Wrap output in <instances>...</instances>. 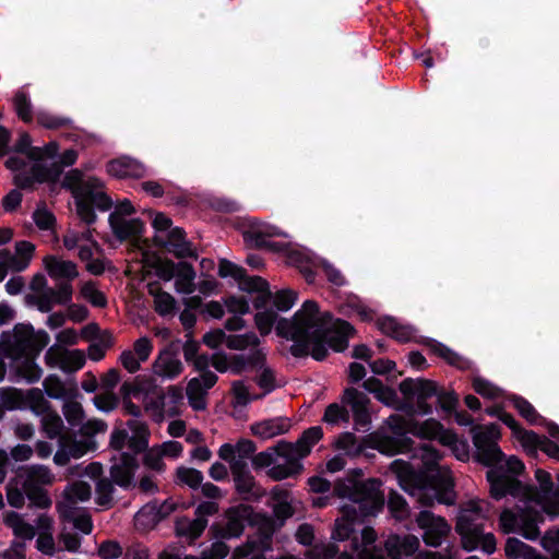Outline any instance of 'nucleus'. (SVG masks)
Masks as SVG:
<instances>
[{
  "instance_id": "69168bd1",
  "label": "nucleus",
  "mask_w": 559,
  "mask_h": 559,
  "mask_svg": "<svg viewBox=\"0 0 559 559\" xmlns=\"http://www.w3.org/2000/svg\"><path fill=\"white\" fill-rule=\"evenodd\" d=\"M91 498V487L85 481L74 483L70 492L66 493V500L70 504H75L78 501H87Z\"/></svg>"
},
{
  "instance_id": "b1692460",
  "label": "nucleus",
  "mask_w": 559,
  "mask_h": 559,
  "mask_svg": "<svg viewBox=\"0 0 559 559\" xmlns=\"http://www.w3.org/2000/svg\"><path fill=\"white\" fill-rule=\"evenodd\" d=\"M44 263L48 275L53 280H63L62 282L71 283L79 276L76 264L72 261L47 255Z\"/></svg>"
},
{
  "instance_id": "5701e85b",
  "label": "nucleus",
  "mask_w": 559,
  "mask_h": 559,
  "mask_svg": "<svg viewBox=\"0 0 559 559\" xmlns=\"http://www.w3.org/2000/svg\"><path fill=\"white\" fill-rule=\"evenodd\" d=\"M107 173L115 178H141L145 174L144 166L138 160L122 156L109 160L106 164Z\"/></svg>"
},
{
  "instance_id": "6e6552de",
  "label": "nucleus",
  "mask_w": 559,
  "mask_h": 559,
  "mask_svg": "<svg viewBox=\"0 0 559 559\" xmlns=\"http://www.w3.org/2000/svg\"><path fill=\"white\" fill-rule=\"evenodd\" d=\"M254 512L250 504L231 506L224 511L225 522L213 523L210 532L215 538H238L243 534L246 526H250Z\"/></svg>"
},
{
  "instance_id": "7c9ffc66",
  "label": "nucleus",
  "mask_w": 559,
  "mask_h": 559,
  "mask_svg": "<svg viewBox=\"0 0 559 559\" xmlns=\"http://www.w3.org/2000/svg\"><path fill=\"white\" fill-rule=\"evenodd\" d=\"M266 357L261 349H254L250 355L236 354L229 357V370L240 376L247 367L262 369L265 366Z\"/></svg>"
},
{
  "instance_id": "1a4fd4ad",
  "label": "nucleus",
  "mask_w": 559,
  "mask_h": 559,
  "mask_svg": "<svg viewBox=\"0 0 559 559\" xmlns=\"http://www.w3.org/2000/svg\"><path fill=\"white\" fill-rule=\"evenodd\" d=\"M455 532L461 536L462 547L473 551L479 546L483 551L491 555L496 551V537L492 533H484V524L474 522L468 514L456 518Z\"/></svg>"
},
{
  "instance_id": "39448f33",
  "label": "nucleus",
  "mask_w": 559,
  "mask_h": 559,
  "mask_svg": "<svg viewBox=\"0 0 559 559\" xmlns=\"http://www.w3.org/2000/svg\"><path fill=\"white\" fill-rule=\"evenodd\" d=\"M79 157V153L74 148L66 150L59 157L58 162L49 165L46 163H35L29 167V173H21L14 175L13 183L21 190L33 191L36 185L58 183L64 167L73 166Z\"/></svg>"
},
{
  "instance_id": "864d4df0",
  "label": "nucleus",
  "mask_w": 559,
  "mask_h": 559,
  "mask_svg": "<svg viewBox=\"0 0 559 559\" xmlns=\"http://www.w3.org/2000/svg\"><path fill=\"white\" fill-rule=\"evenodd\" d=\"M63 427V421L56 412L47 413L41 418V429L48 439L57 438Z\"/></svg>"
},
{
  "instance_id": "f8f14e48",
  "label": "nucleus",
  "mask_w": 559,
  "mask_h": 559,
  "mask_svg": "<svg viewBox=\"0 0 559 559\" xmlns=\"http://www.w3.org/2000/svg\"><path fill=\"white\" fill-rule=\"evenodd\" d=\"M73 286L69 282H59L56 288L47 289V295L44 296H24V304L27 307L36 308L43 313H48L53 309V306H69L72 302Z\"/></svg>"
},
{
  "instance_id": "5fc2aeb1",
  "label": "nucleus",
  "mask_w": 559,
  "mask_h": 559,
  "mask_svg": "<svg viewBox=\"0 0 559 559\" xmlns=\"http://www.w3.org/2000/svg\"><path fill=\"white\" fill-rule=\"evenodd\" d=\"M157 500H153L141 508L135 515V521L144 526L154 527L160 522L157 521Z\"/></svg>"
},
{
  "instance_id": "72a5a7b5",
  "label": "nucleus",
  "mask_w": 559,
  "mask_h": 559,
  "mask_svg": "<svg viewBox=\"0 0 559 559\" xmlns=\"http://www.w3.org/2000/svg\"><path fill=\"white\" fill-rule=\"evenodd\" d=\"M504 554L508 559H544L535 548L516 537H508Z\"/></svg>"
},
{
  "instance_id": "603ef678",
  "label": "nucleus",
  "mask_w": 559,
  "mask_h": 559,
  "mask_svg": "<svg viewBox=\"0 0 559 559\" xmlns=\"http://www.w3.org/2000/svg\"><path fill=\"white\" fill-rule=\"evenodd\" d=\"M86 358L83 352L74 349L66 352L60 361V368L67 373L75 372L84 367Z\"/></svg>"
},
{
  "instance_id": "8fccbe9b",
  "label": "nucleus",
  "mask_w": 559,
  "mask_h": 559,
  "mask_svg": "<svg viewBox=\"0 0 559 559\" xmlns=\"http://www.w3.org/2000/svg\"><path fill=\"white\" fill-rule=\"evenodd\" d=\"M26 404V396L21 390L10 388L4 390L0 396V405L4 409L21 408Z\"/></svg>"
},
{
  "instance_id": "052dcab7",
  "label": "nucleus",
  "mask_w": 559,
  "mask_h": 559,
  "mask_svg": "<svg viewBox=\"0 0 559 559\" xmlns=\"http://www.w3.org/2000/svg\"><path fill=\"white\" fill-rule=\"evenodd\" d=\"M277 320V313L273 309L258 311L254 316L255 325L262 336L271 333L274 323Z\"/></svg>"
},
{
  "instance_id": "c756f323",
  "label": "nucleus",
  "mask_w": 559,
  "mask_h": 559,
  "mask_svg": "<svg viewBox=\"0 0 559 559\" xmlns=\"http://www.w3.org/2000/svg\"><path fill=\"white\" fill-rule=\"evenodd\" d=\"M377 325L383 334L401 343L409 342L415 332L411 325L402 324L393 317L378 319Z\"/></svg>"
},
{
  "instance_id": "dca6fc26",
  "label": "nucleus",
  "mask_w": 559,
  "mask_h": 559,
  "mask_svg": "<svg viewBox=\"0 0 559 559\" xmlns=\"http://www.w3.org/2000/svg\"><path fill=\"white\" fill-rule=\"evenodd\" d=\"M108 223L114 237L119 242H138L145 231V224L141 218L117 219L116 214H109Z\"/></svg>"
},
{
  "instance_id": "58836bf2",
  "label": "nucleus",
  "mask_w": 559,
  "mask_h": 559,
  "mask_svg": "<svg viewBox=\"0 0 559 559\" xmlns=\"http://www.w3.org/2000/svg\"><path fill=\"white\" fill-rule=\"evenodd\" d=\"M153 371L157 376L166 377L168 379L177 378L183 371V365L176 358H157L153 365Z\"/></svg>"
},
{
  "instance_id": "a18cd8bd",
  "label": "nucleus",
  "mask_w": 559,
  "mask_h": 559,
  "mask_svg": "<svg viewBox=\"0 0 559 559\" xmlns=\"http://www.w3.org/2000/svg\"><path fill=\"white\" fill-rule=\"evenodd\" d=\"M388 508L393 518L405 520L409 516V507L405 498L395 490H391L388 496Z\"/></svg>"
},
{
  "instance_id": "e433bc0d",
  "label": "nucleus",
  "mask_w": 559,
  "mask_h": 559,
  "mask_svg": "<svg viewBox=\"0 0 559 559\" xmlns=\"http://www.w3.org/2000/svg\"><path fill=\"white\" fill-rule=\"evenodd\" d=\"M304 471L301 462H289L284 464H276L269 468L267 476L274 481H281L289 477H297Z\"/></svg>"
},
{
  "instance_id": "e2e57ef3",
  "label": "nucleus",
  "mask_w": 559,
  "mask_h": 559,
  "mask_svg": "<svg viewBox=\"0 0 559 559\" xmlns=\"http://www.w3.org/2000/svg\"><path fill=\"white\" fill-rule=\"evenodd\" d=\"M239 289L249 294L259 293L263 288H266L269 282L261 276L253 275L250 276L247 274V270L245 269V275L238 281Z\"/></svg>"
},
{
  "instance_id": "a878e982",
  "label": "nucleus",
  "mask_w": 559,
  "mask_h": 559,
  "mask_svg": "<svg viewBox=\"0 0 559 559\" xmlns=\"http://www.w3.org/2000/svg\"><path fill=\"white\" fill-rule=\"evenodd\" d=\"M35 246L27 240H21L15 243V255H12L8 250H0V255L9 261V266L15 272H22L31 263Z\"/></svg>"
},
{
  "instance_id": "9b49d317",
  "label": "nucleus",
  "mask_w": 559,
  "mask_h": 559,
  "mask_svg": "<svg viewBox=\"0 0 559 559\" xmlns=\"http://www.w3.org/2000/svg\"><path fill=\"white\" fill-rule=\"evenodd\" d=\"M239 230L249 249L261 250L266 243L265 238L280 236L276 226L267 224L257 217H246L239 223Z\"/></svg>"
},
{
  "instance_id": "49530a36",
  "label": "nucleus",
  "mask_w": 559,
  "mask_h": 559,
  "mask_svg": "<svg viewBox=\"0 0 559 559\" xmlns=\"http://www.w3.org/2000/svg\"><path fill=\"white\" fill-rule=\"evenodd\" d=\"M176 477L178 483L187 485L193 490L200 488L204 478L201 471L186 466H179L176 469Z\"/></svg>"
},
{
  "instance_id": "412c9836",
  "label": "nucleus",
  "mask_w": 559,
  "mask_h": 559,
  "mask_svg": "<svg viewBox=\"0 0 559 559\" xmlns=\"http://www.w3.org/2000/svg\"><path fill=\"white\" fill-rule=\"evenodd\" d=\"M421 344L429 348L432 354L443 359L448 365L463 371L472 369L473 362L469 359L454 352L445 344L430 337H425Z\"/></svg>"
},
{
  "instance_id": "6ab92c4d",
  "label": "nucleus",
  "mask_w": 559,
  "mask_h": 559,
  "mask_svg": "<svg viewBox=\"0 0 559 559\" xmlns=\"http://www.w3.org/2000/svg\"><path fill=\"white\" fill-rule=\"evenodd\" d=\"M3 356L11 359L10 367L17 379H23L28 383H35L41 378L43 369L36 362L38 356H33L29 353Z\"/></svg>"
},
{
  "instance_id": "de8ad7c7",
  "label": "nucleus",
  "mask_w": 559,
  "mask_h": 559,
  "mask_svg": "<svg viewBox=\"0 0 559 559\" xmlns=\"http://www.w3.org/2000/svg\"><path fill=\"white\" fill-rule=\"evenodd\" d=\"M503 457L504 454L497 442L489 447L479 449L475 452L476 461L485 466H492L496 463L501 462Z\"/></svg>"
},
{
  "instance_id": "2f4dec72",
  "label": "nucleus",
  "mask_w": 559,
  "mask_h": 559,
  "mask_svg": "<svg viewBox=\"0 0 559 559\" xmlns=\"http://www.w3.org/2000/svg\"><path fill=\"white\" fill-rule=\"evenodd\" d=\"M207 526V519L195 516L189 520L187 516L177 518L175 521V533L178 537H187L191 542L201 537Z\"/></svg>"
},
{
  "instance_id": "4c0bfd02",
  "label": "nucleus",
  "mask_w": 559,
  "mask_h": 559,
  "mask_svg": "<svg viewBox=\"0 0 559 559\" xmlns=\"http://www.w3.org/2000/svg\"><path fill=\"white\" fill-rule=\"evenodd\" d=\"M13 107L16 116L25 123H31L34 119L33 115V104L29 98V95L23 91L19 90L13 97Z\"/></svg>"
},
{
  "instance_id": "ea45409f",
  "label": "nucleus",
  "mask_w": 559,
  "mask_h": 559,
  "mask_svg": "<svg viewBox=\"0 0 559 559\" xmlns=\"http://www.w3.org/2000/svg\"><path fill=\"white\" fill-rule=\"evenodd\" d=\"M323 437V430L320 426H312L306 429L301 436L297 439V445L299 447L301 457H306L310 454L312 447L318 443Z\"/></svg>"
},
{
  "instance_id": "9d476101",
  "label": "nucleus",
  "mask_w": 559,
  "mask_h": 559,
  "mask_svg": "<svg viewBox=\"0 0 559 559\" xmlns=\"http://www.w3.org/2000/svg\"><path fill=\"white\" fill-rule=\"evenodd\" d=\"M399 390L404 397L414 399L419 407V415L432 414V404L429 400L438 395V383L425 378H406L399 384Z\"/></svg>"
},
{
  "instance_id": "aec40b11",
  "label": "nucleus",
  "mask_w": 559,
  "mask_h": 559,
  "mask_svg": "<svg viewBox=\"0 0 559 559\" xmlns=\"http://www.w3.org/2000/svg\"><path fill=\"white\" fill-rule=\"evenodd\" d=\"M523 449L532 457H537L538 451H542L549 457L559 461V445L550 438L535 431L524 432Z\"/></svg>"
},
{
  "instance_id": "338daca9",
  "label": "nucleus",
  "mask_w": 559,
  "mask_h": 559,
  "mask_svg": "<svg viewBox=\"0 0 559 559\" xmlns=\"http://www.w3.org/2000/svg\"><path fill=\"white\" fill-rule=\"evenodd\" d=\"M76 214L86 225H92L96 222L97 215L93 204L88 202L85 197L78 198L75 201Z\"/></svg>"
},
{
  "instance_id": "c9c22d12",
  "label": "nucleus",
  "mask_w": 559,
  "mask_h": 559,
  "mask_svg": "<svg viewBox=\"0 0 559 559\" xmlns=\"http://www.w3.org/2000/svg\"><path fill=\"white\" fill-rule=\"evenodd\" d=\"M512 405L519 412V414L531 425H538L539 423H546V418L543 417L535 407L523 396L512 395Z\"/></svg>"
},
{
  "instance_id": "20e7f679",
  "label": "nucleus",
  "mask_w": 559,
  "mask_h": 559,
  "mask_svg": "<svg viewBox=\"0 0 559 559\" xmlns=\"http://www.w3.org/2000/svg\"><path fill=\"white\" fill-rule=\"evenodd\" d=\"M425 452L433 460L427 472L418 475L415 480V491L418 502L424 507H432L437 501L451 506L455 501L454 483L448 472L442 471L438 464L440 454L432 447H425Z\"/></svg>"
},
{
  "instance_id": "a19ab883",
  "label": "nucleus",
  "mask_w": 559,
  "mask_h": 559,
  "mask_svg": "<svg viewBox=\"0 0 559 559\" xmlns=\"http://www.w3.org/2000/svg\"><path fill=\"white\" fill-rule=\"evenodd\" d=\"M114 481L108 478H100L96 483V503L104 509H109L114 504Z\"/></svg>"
},
{
  "instance_id": "4468645a",
  "label": "nucleus",
  "mask_w": 559,
  "mask_h": 559,
  "mask_svg": "<svg viewBox=\"0 0 559 559\" xmlns=\"http://www.w3.org/2000/svg\"><path fill=\"white\" fill-rule=\"evenodd\" d=\"M342 516L335 520L332 538L338 542L352 539L354 550H359V539L355 534V524L364 523L369 516H362L356 506L345 504L341 508Z\"/></svg>"
},
{
  "instance_id": "f3484780",
  "label": "nucleus",
  "mask_w": 559,
  "mask_h": 559,
  "mask_svg": "<svg viewBox=\"0 0 559 559\" xmlns=\"http://www.w3.org/2000/svg\"><path fill=\"white\" fill-rule=\"evenodd\" d=\"M342 402L350 406L356 426L367 428L371 423L368 405L369 397L357 389L350 386L343 392Z\"/></svg>"
},
{
  "instance_id": "cd10ccee",
  "label": "nucleus",
  "mask_w": 559,
  "mask_h": 559,
  "mask_svg": "<svg viewBox=\"0 0 559 559\" xmlns=\"http://www.w3.org/2000/svg\"><path fill=\"white\" fill-rule=\"evenodd\" d=\"M397 430H406L407 432L420 439L433 440L437 438L438 432L442 430V424L435 418L426 419L423 423L416 419H408L405 423V427L394 428L395 432Z\"/></svg>"
},
{
  "instance_id": "680f3d73",
  "label": "nucleus",
  "mask_w": 559,
  "mask_h": 559,
  "mask_svg": "<svg viewBox=\"0 0 559 559\" xmlns=\"http://www.w3.org/2000/svg\"><path fill=\"white\" fill-rule=\"evenodd\" d=\"M472 386L474 391L485 399L495 400L501 396L502 390L488 380L476 377L473 379Z\"/></svg>"
},
{
  "instance_id": "ddd939ff",
  "label": "nucleus",
  "mask_w": 559,
  "mask_h": 559,
  "mask_svg": "<svg viewBox=\"0 0 559 559\" xmlns=\"http://www.w3.org/2000/svg\"><path fill=\"white\" fill-rule=\"evenodd\" d=\"M415 520L417 525L424 531V543L429 547L437 548L441 546L443 539L451 531V526L444 518L437 516L428 510H421Z\"/></svg>"
},
{
  "instance_id": "6e6d98bb",
  "label": "nucleus",
  "mask_w": 559,
  "mask_h": 559,
  "mask_svg": "<svg viewBox=\"0 0 559 559\" xmlns=\"http://www.w3.org/2000/svg\"><path fill=\"white\" fill-rule=\"evenodd\" d=\"M271 450H274L275 455L285 459V463L294 461L301 462V460L304 459L300 455L301 450L297 445V441L295 443H292L282 440L275 447L271 448Z\"/></svg>"
},
{
  "instance_id": "0eeeda50",
  "label": "nucleus",
  "mask_w": 559,
  "mask_h": 559,
  "mask_svg": "<svg viewBox=\"0 0 559 559\" xmlns=\"http://www.w3.org/2000/svg\"><path fill=\"white\" fill-rule=\"evenodd\" d=\"M250 526L257 527V532L249 536L242 546L236 548L234 556L239 559L247 558L254 552L272 550L273 536L280 528L272 516L261 512H254Z\"/></svg>"
},
{
  "instance_id": "13d9d810",
  "label": "nucleus",
  "mask_w": 559,
  "mask_h": 559,
  "mask_svg": "<svg viewBox=\"0 0 559 559\" xmlns=\"http://www.w3.org/2000/svg\"><path fill=\"white\" fill-rule=\"evenodd\" d=\"M154 309L162 317L173 314L177 310L176 299L167 292L157 293L154 298Z\"/></svg>"
},
{
  "instance_id": "f704fd0d",
  "label": "nucleus",
  "mask_w": 559,
  "mask_h": 559,
  "mask_svg": "<svg viewBox=\"0 0 559 559\" xmlns=\"http://www.w3.org/2000/svg\"><path fill=\"white\" fill-rule=\"evenodd\" d=\"M472 430L473 444L476 451L496 443L497 439L500 437L499 426L495 424H490L485 427L474 426Z\"/></svg>"
},
{
  "instance_id": "393cba45",
  "label": "nucleus",
  "mask_w": 559,
  "mask_h": 559,
  "mask_svg": "<svg viewBox=\"0 0 559 559\" xmlns=\"http://www.w3.org/2000/svg\"><path fill=\"white\" fill-rule=\"evenodd\" d=\"M290 421L287 417H274L251 425V432L261 439H271L288 432Z\"/></svg>"
},
{
  "instance_id": "c03bdc74",
  "label": "nucleus",
  "mask_w": 559,
  "mask_h": 559,
  "mask_svg": "<svg viewBox=\"0 0 559 559\" xmlns=\"http://www.w3.org/2000/svg\"><path fill=\"white\" fill-rule=\"evenodd\" d=\"M53 480V476L51 475L48 467L44 465H33L26 471V478L23 483V486L31 485H48Z\"/></svg>"
},
{
  "instance_id": "79ce46f5",
  "label": "nucleus",
  "mask_w": 559,
  "mask_h": 559,
  "mask_svg": "<svg viewBox=\"0 0 559 559\" xmlns=\"http://www.w3.org/2000/svg\"><path fill=\"white\" fill-rule=\"evenodd\" d=\"M23 489L32 506L39 509L50 508L52 501L41 486L28 484V486H23Z\"/></svg>"
},
{
  "instance_id": "09e8293b",
  "label": "nucleus",
  "mask_w": 559,
  "mask_h": 559,
  "mask_svg": "<svg viewBox=\"0 0 559 559\" xmlns=\"http://www.w3.org/2000/svg\"><path fill=\"white\" fill-rule=\"evenodd\" d=\"M260 340L254 332L246 334L227 335L226 346L234 350H245L249 346H258Z\"/></svg>"
},
{
  "instance_id": "423d86ee",
  "label": "nucleus",
  "mask_w": 559,
  "mask_h": 559,
  "mask_svg": "<svg viewBox=\"0 0 559 559\" xmlns=\"http://www.w3.org/2000/svg\"><path fill=\"white\" fill-rule=\"evenodd\" d=\"M544 512L550 514L547 507L538 510L526 506L519 508L518 512L506 508L500 513L499 526L504 534L519 532L525 539L536 540L540 536L538 524L545 520Z\"/></svg>"
},
{
  "instance_id": "7ed1b4c3",
  "label": "nucleus",
  "mask_w": 559,
  "mask_h": 559,
  "mask_svg": "<svg viewBox=\"0 0 559 559\" xmlns=\"http://www.w3.org/2000/svg\"><path fill=\"white\" fill-rule=\"evenodd\" d=\"M486 478L489 484L490 496L495 500H500L510 495L527 502L542 503L544 499L558 496L559 492V489H555L550 473L543 468H536L535 471V478L539 488L534 485H525L506 472L488 471Z\"/></svg>"
},
{
  "instance_id": "2eb2a0df",
  "label": "nucleus",
  "mask_w": 559,
  "mask_h": 559,
  "mask_svg": "<svg viewBox=\"0 0 559 559\" xmlns=\"http://www.w3.org/2000/svg\"><path fill=\"white\" fill-rule=\"evenodd\" d=\"M34 326L31 323L15 324L11 334H2V355H23L31 348Z\"/></svg>"
},
{
  "instance_id": "c85d7f7f",
  "label": "nucleus",
  "mask_w": 559,
  "mask_h": 559,
  "mask_svg": "<svg viewBox=\"0 0 559 559\" xmlns=\"http://www.w3.org/2000/svg\"><path fill=\"white\" fill-rule=\"evenodd\" d=\"M132 431V436L129 437L128 447L132 451L131 454L144 453L148 449L150 430L144 421L138 419H130L126 424Z\"/></svg>"
},
{
  "instance_id": "a211bd4d",
  "label": "nucleus",
  "mask_w": 559,
  "mask_h": 559,
  "mask_svg": "<svg viewBox=\"0 0 559 559\" xmlns=\"http://www.w3.org/2000/svg\"><path fill=\"white\" fill-rule=\"evenodd\" d=\"M139 467L136 456L129 452H122L119 463L110 467V479L119 487L129 489L134 486V475Z\"/></svg>"
},
{
  "instance_id": "f03ea898",
  "label": "nucleus",
  "mask_w": 559,
  "mask_h": 559,
  "mask_svg": "<svg viewBox=\"0 0 559 559\" xmlns=\"http://www.w3.org/2000/svg\"><path fill=\"white\" fill-rule=\"evenodd\" d=\"M362 476L361 468L349 469L344 479L334 483L333 496L349 499L362 516H376L385 503L383 484L379 478L362 480Z\"/></svg>"
},
{
  "instance_id": "f257e3e1",
  "label": "nucleus",
  "mask_w": 559,
  "mask_h": 559,
  "mask_svg": "<svg viewBox=\"0 0 559 559\" xmlns=\"http://www.w3.org/2000/svg\"><path fill=\"white\" fill-rule=\"evenodd\" d=\"M275 330L278 336L294 342L289 353L295 358L310 355L317 361L326 359L329 348L336 353L346 350L356 333L348 321L335 318L330 311L321 312L312 299L306 300L292 320L278 319Z\"/></svg>"
},
{
  "instance_id": "0e129e2a",
  "label": "nucleus",
  "mask_w": 559,
  "mask_h": 559,
  "mask_svg": "<svg viewBox=\"0 0 559 559\" xmlns=\"http://www.w3.org/2000/svg\"><path fill=\"white\" fill-rule=\"evenodd\" d=\"M153 267L155 270V274L163 281L168 282L173 280L176 275V269L177 263H175L173 260L165 258H157L154 263Z\"/></svg>"
},
{
  "instance_id": "774afa93",
  "label": "nucleus",
  "mask_w": 559,
  "mask_h": 559,
  "mask_svg": "<svg viewBox=\"0 0 559 559\" xmlns=\"http://www.w3.org/2000/svg\"><path fill=\"white\" fill-rule=\"evenodd\" d=\"M540 545L554 559H559V528L547 531L540 539Z\"/></svg>"
},
{
  "instance_id": "473e14b6",
  "label": "nucleus",
  "mask_w": 559,
  "mask_h": 559,
  "mask_svg": "<svg viewBox=\"0 0 559 559\" xmlns=\"http://www.w3.org/2000/svg\"><path fill=\"white\" fill-rule=\"evenodd\" d=\"M235 490L246 501H259L264 495L262 487L255 481L252 474L233 478Z\"/></svg>"
},
{
  "instance_id": "3c124183",
  "label": "nucleus",
  "mask_w": 559,
  "mask_h": 559,
  "mask_svg": "<svg viewBox=\"0 0 559 559\" xmlns=\"http://www.w3.org/2000/svg\"><path fill=\"white\" fill-rule=\"evenodd\" d=\"M81 296L86 299L93 307L105 308L107 306L106 295L95 287L93 281L84 283L80 289Z\"/></svg>"
},
{
  "instance_id": "bf43d9fd",
  "label": "nucleus",
  "mask_w": 559,
  "mask_h": 559,
  "mask_svg": "<svg viewBox=\"0 0 559 559\" xmlns=\"http://www.w3.org/2000/svg\"><path fill=\"white\" fill-rule=\"evenodd\" d=\"M443 445L451 447L453 451L459 452V445H462L464 455L468 456V444L465 440H460L457 435L452 430L445 429L442 425V430L438 432L436 438Z\"/></svg>"
},
{
  "instance_id": "4be33fe9",
  "label": "nucleus",
  "mask_w": 559,
  "mask_h": 559,
  "mask_svg": "<svg viewBox=\"0 0 559 559\" xmlns=\"http://www.w3.org/2000/svg\"><path fill=\"white\" fill-rule=\"evenodd\" d=\"M419 545V539L415 535H391L385 542V549L391 559H404L413 556Z\"/></svg>"
},
{
  "instance_id": "37998d69",
  "label": "nucleus",
  "mask_w": 559,
  "mask_h": 559,
  "mask_svg": "<svg viewBox=\"0 0 559 559\" xmlns=\"http://www.w3.org/2000/svg\"><path fill=\"white\" fill-rule=\"evenodd\" d=\"M37 123L48 130H58L71 126L72 120L68 117L57 116L49 111L40 110L36 114Z\"/></svg>"
},
{
  "instance_id": "bb28decb",
  "label": "nucleus",
  "mask_w": 559,
  "mask_h": 559,
  "mask_svg": "<svg viewBox=\"0 0 559 559\" xmlns=\"http://www.w3.org/2000/svg\"><path fill=\"white\" fill-rule=\"evenodd\" d=\"M287 263L299 270L308 284H313L316 281V271L318 260L320 258L312 257L301 250H289L287 252Z\"/></svg>"
},
{
  "instance_id": "4d7b16f0",
  "label": "nucleus",
  "mask_w": 559,
  "mask_h": 559,
  "mask_svg": "<svg viewBox=\"0 0 559 559\" xmlns=\"http://www.w3.org/2000/svg\"><path fill=\"white\" fill-rule=\"evenodd\" d=\"M437 405L448 416H451L457 407L459 396L454 391L447 392L438 386V395H436Z\"/></svg>"
}]
</instances>
